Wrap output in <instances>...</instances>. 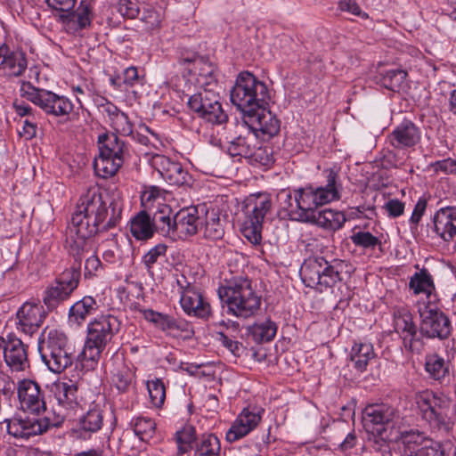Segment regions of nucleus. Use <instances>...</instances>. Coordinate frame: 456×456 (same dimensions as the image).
Returning a JSON list of instances; mask_svg holds the SVG:
<instances>
[{
	"mask_svg": "<svg viewBox=\"0 0 456 456\" xmlns=\"http://www.w3.org/2000/svg\"><path fill=\"white\" fill-rule=\"evenodd\" d=\"M122 208L118 201L104 198L97 187L89 188L81 195L71 224L78 226L86 236L115 227L121 219Z\"/></svg>",
	"mask_w": 456,
	"mask_h": 456,
	"instance_id": "1",
	"label": "nucleus"
},
{
	"mask_svg": "<svg viewBox=\"0 0 456 456\" xmlns=\"http://www.w3.org/2000/svg\"><path fill=\"white\" fill-rule=\"evenodd\" d=\"M323 184H308L295 191L292 196L289 191H282L278 197L281 208L291 218L305 222L304 215L309 210L328 204L341 198L342 184L339 175L334 168H327L322 172Z\"/></svg>",
	"mask_w": 456,
	"mask_h": 456,
	"instance_id": "2",
	"label": "nucleus"
},
{
	"mask_svg": "<svg viewBox=\"0 0 456 456\" xmlns=\"http://www.w3.org/2000/svg\"><path fill=\"white\" fill-rule=\"evenodd\" d=\"M417 413L432 434L444 436L454 427L456 411L444 394L424 390L416 394Z\"/></svg>",
	"mask_w": 456,
	"mask_h": 456,
	"instance_id": "3",
	"label": "nucleus"
},
{
	"mask_svg": "<svg viewBox=\"0 0 456 456\" xmlns=\"http://www.w3.org/2000/svg\"><path fill=\"white\" fill-rule=\"evenodd\" d=\"M352 265L345 260L333 259L329 262L322 256L309 257L305 260L300 275L305 286L319 292L327 291L342 281L344 275L349 276Z\"/></svg>",
	"mask_w": 456,
	"mask_h": 456,
	"instance_id": "4",
	"label": "nucleus"
},
{
	"mask_svg": "<svg viewBox=\"0 0 456 456\" xmlns=\"http://www.w3.org/2000/svg\"><path fill=\"white\" fill-rule=\"evenodd\" d=\"M218 296L227 313L238 318L254 316L261 305V298L251 287L247 278H235L219 287Z\"/></svg>",
	"mask_w": 456,
	"mask_h": 456,
	"instance_id": "5",
	"label": "nucleus"
},
{
	"mask_svg": "<svg viewBox=\"0 0 456 456\" xmlns=\"http://www.w3.org/2000/svg\"><path fill=\"white\" fill-rule=\"evenodd\" d=\"M38 352L42 362L53 373H61L74 361V350L64 332L46 327L38 338Z\"/></svg>",
	"mask_w": 456,
	"mask_h": 456,
	"instance_id": "6",
	"label": "nucleus"
},
{
	"mask_svg": "<svg viewBox=\"0 0 456 456\" xmlns=\"http://www.w3.org/2000/svg\"><path fill=\"white\" fill-rule=\"evenodd\" d=\"M231 102L244 116L259 107L268 106L270 94L266 85L248 71L240 72L230 94Z\"/></svg>",
	"mask_w": 456,
	"mask_h": 456,
	"instance_id": "7",
	"label": "nucleus"
},
{
	"mask_svg": "<svg viewBox=\"0 0 456 456\" xmlns=\"http://www.w3.org/2000/svg\"><path fill=\"white\" fill-rule=\"evenodd\" d=\"M20 92L23 98L39 107L46 115L63 118L64 121L71 119L74 105L68 97L36 87L30 82H23Z\"/></svg>",
	"mask_w": 456,
	"mask_h": 456,
	"instance_id": "8",
	"label": "nucleus"
},
{
	"mask_svg": "<svg viewBox=\"0 0 456 456\" xmlns=\"http://www.w3.org/2000/svg\"><path fill=\"white\" fill-rule=\"evenodd\" d=\"M272 209V200L269 195L258 193L250 195L244 201L242 208L241 232L252 244H260L263 222Z\"/></svg>",
	"mask_w": 456,
	"mask_h": 456,
	"instance_id": "9",
	"label": "nucleus"
},
{
	"mask_svg": "<svg viewBox=\"0 0 456 456\" xmlns=\"http://www.w3.org/2000/svg\"><path fill=\"white\" fill-rule=\"evenodd\" d=\"M80 279L78 265H72L58 274L43 292L42 300L46 308L53 311L68 300L77 289Z\"/></svg>",
	"mask_w": 456,
	"mask_h": 456,
	"instance_id": "10",
	"label": "nucleus"
},
{
	"mask_svg": "<svg viewBox=\"0 0 456 456\" xmlns=\"http://www.w3.org/2000/svg\"><path fill=\"white\" fill-rule=\"evenodd\" d=\"M188 99V107L199 118L215 124L223 125L228 122V116L220 102V95L214 87L199 88Z\"/></svg>",
	"mask_w": 456,
	"mask_h": 456,
	"instance_id": "11",
	"label": "nucleus"
},
{
	"mask_svg": "<svg viewBox=\"0 0 456 456\" xmlns=\"http://www.w3.org/2000/svg\"><path fill=\"white\" fill-rule=\"evenodd\" d=\"M65 420L62 414H48L44 418L20 417L7 421V432L15 438L28 439L31 436L42 435L51 428H60Z\"/></svg>",
	"mask_w": 456,
	"mask_h": 456,
	"instance_id": "12",
	"label": "nucleus"
},
{
	"mask_svg": "<svg viewBox=\"0 0 456 456\" xmlns=\"http://www.w3.org/2000/svg\"><path fill=\"white\" fill-rule=\"evenodd\" d=\"M224 139L228 153L232 156L250 157L256 151V144H259L256 132H253L245 121L225 123Z\"/></svg>",
	"mask_w": 456,
	"mask_h": 456,
	"instance_id": "13",
	"label": "nucleus"
},
{
	"mask_svg": "<svg viewBox=\"0 0 456 456\" xmlns=\"http://www.w3.org/2000/svg\"><path fill=\"white\" fill-rule=\"evenodd\" d=\"M418 312L421 322L419 330L428 338H447L452 332L448 316L434 302L419 303Z\"/></svg>",
	"mask_w": 456,
	"mask_h": 456,
	"instance_id": "14",
	"label": "nucleus"
},
{
	"mask_svg": "<svg viewBox=\"0 0 456 456\" xmlns=\"http://www.w3.org/2000/svg\"><path fill=\"white\" fill-rule=\"evenodd\" d=\"M180 290V305L184 313L191 316L205 319L210 315L211 307L205 300L200 290L194 285L186 281L183 277V283L177 280Z\"/></svg>",
	"mask_w": 456,
	"mask_h": 456,
	"instance_id": "15",
	"label": "nucleus"
},
{
	"mask_svg": "<svg viewBox=\"0 0 456 456\" xmlns=\"http://www.w3.org/2000/svg\"><path fill=\"white\" fill-rule=\"evenodd\" d=\"M405 456H448V446L441 445L427 438L423 433L411 431L403 436Z\"/></svg>",
	"mask_w": 456,
	"mask_h": 456,
	"instance_id": "16",
	"label": "nucleus"
},
{
	"mask_svg": "<svg viewBox=\"0 0 456 456\" xmlns=\"http://www.w3.org/2000/svg\"><path fill=\"white\" fill-rule=\"evenodd\" d=\"M119 320L112 315H102L92 321L87 326L86 339L94 346L104 347L112 342L113 338L120 330Z\"/></svg>",
	"mask_w": 456,
	"mask_h": 456,
	"instance_id": "17",
	"label": "nucleus"
},
{
	"mask_svg": "<svg viewBox=\"0 0 456 456\" xmlns=\"http://www.w3.org/2000/svg\"><path fill=\"white\" fill-rule=\"evenodd\" d=\"M53 391L58 404L68 411L76 412L88 405L84 391L71 379L55 382Z\"/></svg>",
	"mask_w": 456,
	"mask_h": 456,
	"instance_id": "18",
	"label": "nucleus"
},
{
	"mask_svg": "<svg viewBox=\"0 0 456 456\" xmlns=\"http://www.w3.org/2000/svg\"><path fill=\"white\" fill-rule=\"evenodd\" d=\"M267 107H259L243 118L245 124L262 140L270 139L280 131V120Z\"/></svg>",
	"mask_w": 456,
	"mask_h": 456,
	"instance_id": "19",
	"label": "nucleus"
},
{
	"mask_svg": "<svg viewBox=\"0 0 456 456\" xmlns=\"http://www.w3.org/2000/svg\"><path fill=\"white\" fill-rule=\"evenodd\" d=\"M87 407V411L80 416L77 427L72 429L74 436L84 441L91 439L98 433L102 428L104 420V411L100 403L91 402Z\"/></svg>",
	"mask_w": 456,
	"mask_h": 456,
	"instance_id": "20",
	"label": "nucleus"
},
{
	"mask_svg": "<svg viewBox=\"0 0 456 456\" xmlns=\"http://www.w3.org/2000/svg\"><path fill=\"white\" fill-rule=\"evenodd\" d=\"M17 390L20 408L24 411L30 412L36 417H38L42 411H45L44 392L37 382L24 379L19 383Z\"/></svg>",
	"mask_w": 456,
	"mask_h": 456,
	"instance_id": "21",
	"label": "nucleus"
},
{
	"mask_svg": "<svg viewBox=\"0 0 456 456\" xmlns=\"http://www.w3.org/2000/svg\"><path fill=\"white\" fill-rule=\"evenodd\" d=\"M180 62L183 65L192 64V68H188V81L194 83L199 88L217 87L215 76V67L208 60L199 55H193L191 58H183Z\"/></svg>",
	"mask_w": 456,
	"mask_h": 456,
	"instance_id": "22",
	"label": "nucleus"
},
{
	"mask_svg": "<svg viewBox=\"0 0 456 456\" xmlns=\"http://www.w3.org/2000/svg\"><path fill=\"white\" fill-rule=\"evenodd\" d=\"M264 412L265 410L258 406L244 408L226 432V440L233 443L246 436L258 426Z\"/></svg>",
	"mask_w": 456,
	"mask_h": 456,
	"instance_id": "23",
	"label": "nucleus"
},
{
	"mask_svg": "<svg viewBox=\"0 0 456 456\" xmlns=\"http://www.w3.org/2000/svg\"><path fill=\"white\" fill-rule=\"evenodd\" d=\"M4 346V357L6 364L14 371H21L29 368L28 346L12 334L7 338L0 337V346Z\"/></svg>",
	"mask_w": 456,
	"mask_h": 456,
	"instance_id": "24",
	"label": "nucleus"
},
{
	"mask_svg": "<svg viewBox=\"0 0 456 456\" xmlns=\"http://www.w3.org/2000/svg\"><path fill=\"white\" fill-rule=\"evenodd\" d=\"M432 232L445 243L456 240V206H446L436 210L432 217Z\"/></svg>",
	"mask_w": 456,
	"mask_h": 456,
	"instance_id": "25",
	"label": "nucleus"
},
{
	"mask_svg": "<svg viewBox=\"0 0 456 456\" xmlns=\"http://www.w3.org/2000/svg\"><path fill=\"white\" fill-rule=\"evenodd\" d=\"M94 17V0H81L76 10L59 14L58 20L73 33L89 28Z\"/></svg>",
	"mask_w": 456,
	"mask_h": 456,
	"instance_id": "26",
	"label": "nucleus"
},
{
	"mask_svg": "<svg viewBox=\"0 0 456 456\" xmlns=\"http://www.w3.org/2000/svg\"><path fill=\"white\" fill-rule=\"evenodd\" d=\"M46 314L44 307L37 304L24 303L17 311V330L29 337L42 326Z\"/></svg>",
	"mask_w": 456,
	"mask_h": 456,
	"instance_id": "27",
	"label": "nucleus"
},
{
	"mask_svg": "<svg viewBox=\"0 0 456 456\" xmlns=\"http://www.w3.org/2000/svg\"><path fill=\"white\" fill-rule=\"evenodd\" d=\"M420 140V129L408 119H404L397 125L387 135L389 144L396 150L412 149Z\"/></svg>",
	"mask_w": 456,
	"mask_h": 456,
	"instance_id": "28",
	"label": "nucleus"
},
{
	"mask_svg": "<svg viewBox=\"0 0 456 456\" xmlns=\"http://www.w3.org/2000/svg\"><path fill=\"white\" fill-rule=\"evenodd\" d=\"M114 368L110 370L111 385L122 395H135L136 389V377L135 372L126 365L123 357H118L115 353Z\"/></svg>",
	"mask_w": 456,
	"mask_h": 456,
	"instance_id": "29",
	"label": "nucleus"
},
{
	"mask_svg": "<svg viewBox=\"0 0 456 456\" xmlns=\"http://www.w3.org/2000/svg\"><path fill=\"white\" fill-rule=\"evenodd\" d=\"M304 218L306 223L332 232L341 229L346 221L343 212L331 208H325L318 212L316 209L309 210L304 215Z\"/></svg>",
	"mask_w": 456,
	"mask_h": 456,
	"instance_id": "30",
	"label": "nucleus"
},
{
	"mask_svg": "<svg viewBox=\"0 0 456 456\" xmlns=\"http://www.w3.org/2000/svg\"><path fill=\"white\" fill-rule=\"evenodd\" d=\"M198 207H189L180 209L175 214V240L195 235L200 224Z\"/></svg>",
	"mask_w": 456,
	"mask_h": 456,
	"instance_id": "31",
	"label": "nucleus"
},
{
	"mask_svg": "<svg viewBox=\"0 0 456 456\" xmlns=\"http://www.w3.org/2000/svg\"><path fill=\"white\" fill-rule=\"evenodd\" d=\"M395 329L402 336L405 348L411 352L418 350L416 345L419 342V338L410 313L398 312L395 314Z\"/></svg>",
	"mask_w": 456,
	"mask_h": 456,
	"instance_id": "32",
	"label": "nucleus"
},
{
	"mask_svg": "<svg viewBox=\"0 0 456 456\" xmlns=\"http://www.w3.org/2000/svg\"><path fill=\"white\" fill-rule=\"evenodd\" d=\"M93 236H86L78 230V226L70 224L69 226V232L67 237V243L69 244V252L74 257V264L79 265L81 272V261L86 253L91 250L90 239Z\"/></svg>",
	"mask_w": 456,
	"mask_h": 456,
	"instance_id": "33",
	"label": "nucleus"
},
{
	"mask_svg": "<svg viewBox=\"0 0 456 456\" xmlns=\"http://www.w3.org/2000/svg\"><path fill=\"white\" fill-rule=\"evenodd\" d=\"M175 212L170 206L160 204L151 216V224L159 235L175 240Z\"/></svg>",
	"mask_w": 456,
	"mask_h": 456,
	"instance_id": "34",
	"label": "nucleus"
},
{
	"mask_svg": "<svg viewBox=\"0 0 456 456\" xmlns=\"http://www.w3.org/2000/svg\"><path fill=\"white\" fill-rule=\"evenodd\" d=\"M376 357L373 345L370 342H354L349 353V362L358 373L367 370V366Z\"/></svg>",
	"mask_w": 456,
	"mask_h": 456,
	"instance_id": "35",
	"label": "nucleus"
},
{
	"mask_svg": "<svg viewBox=\"0 0 456 456\" xmlns=\"http://www.w3.org/2000/svg\"><path fill=\"white\" fill-rule=\"evenodd\" d=\"M409 288L414 295L424 294L428 302H434L436 299L434 279L426 268L420 269L411 277Z\"/></svg>",
	"mask_w": 456,
	"mask_h": 456,
	"instance_id": "36",
	"label": "nucleus"
},
{
	"mask_svg": "<svg viewBox=\"0 0 456 456\" xmlns=\"http://www.w3.org/2000/svg\"><path fill=\"white\" fill-rule=\"evenodd\" d=\"M425 371L428 378L443 383L449 379L450 376V362L436 354L430 353L425 355L424 362Z\"/></svg>",
	"mask_w": 456,
	"mask_h": 456,
	"instance_id": "37",
	"label": "nucleus"
},
{
	"mask_svg": "<svg viewBox=\"0 0 456 456\" xmlns=\"http://www.w3.org/2000/svg\"><path fill=\"white\" fill-rule=\"evenodd\" d=\"M395 411L384 403L368 405L363 411V422L367 428L370 426H383L392 421Z\"/></svg>",
	"mask_w": 456,
	"mask_h": 456,
	"instance_id": "38",
	"label": "nucleus"
},
{
	"mask_svg": "<svg viewBox=\"0 0 456 456\" xmlns=\"http://www.w3.org/2000/svg\"><path fill=\"white\" fill-rule=\"evenodd\" d=\"M225 223L226 216H222L218 209L207 210L203 232L204 237L210 240H221L224 235Z\"/></svg>",
	"mask_w": 456,
	"mask_h": 456,
	"instance_id": "39",
	"label": "nucleus"
},
{
	"mask_svg": "<svg viewBox=\"0 0 456 456\" xmlns=\"http://www.w3.org/2000/svg\"><path fill=\"white\" fill-rule=\"evenodd\" d=\"M99 151L114 157L126 158L129 155L127 144L116 133H107L98 137Z\"/></svg>",
	"mask_w": 456,
	"mask_h": 456,
	"instance_id": "40",
	"label": "nucleus"
},
{
	"mask_svg": "<svg viewBox=\"0 0 456 456\" xmlns=\"http://www.w3.org/2000/svg\"><path fill=\"white\" fill-rule=\"evenodd\" d=\"M125 159V158L99 152V155L95 157L94 161L95 174L102 178L111 177L117 174Z\"/></svg>",
	"mask_w": 456,
	"mask_h": 456,
	"instance_id": "41",
	"label": "nucleus"
},
{
	"mask_svg": "<svg viewBox=\"0 0 456 456\" xmlns=\"http://www.w3.org/2000/svg\"><path fill=\"white\" fill-rule=\"evenodd\" d=\"M130 232L138 240L152 238L156 232L151 224V215L145 210L135 215L130 221Z\"/></svg>",
	"mask_w": 456,
	"mask_h": 456,
	"instance_id": "42",
	"label": "nucleus"
},
{
	"mask_svg": "<svg viewBox=\"0 0 456 456\" xmlns=\"http://www.w3.org/2000/svg\"><path fill=\"white\" fill-rule=\"evenodd\" d=\"M98 307L99 305L94 297L86 296L70 307L69 313V320L80 324L88 315L94 314Z\"/></svg>",
	"mask_w": 456,
	"mask_h": 456,
	"instance_id": "43",
	"label": "nucleus"
},
{
	"mask_svg": "<svg viewBox=\"0 0 456 456\" xmlns=\"http://www.w3.org/2000/svg\"><path fill=\"white\" fill-rule=\"evenodd\" d=\"M194 456H220L221 443L214 434H203L194 445Z\"/></svg>",
	"mask_w": 456,
	"mask_h": 456,
	"instance_id": "44",
	"label": "nucleus"
},
{
	"mask_svg": "<svg viewBox=\"0 0 456 456\" xmlns=\"http://www.w3.org/2000/svg\"><path fill=\"white\" fill-rule=\"evenodd\" d=\"M277 332V325L270 319L262 322H256L248 327V333L251 335L253 340L261 344L273 340Z\"/></svg>",
	"mask_w": 456,
	"mask_h": 456,
	"instance_id": "45",
	"label": "nucleus"
},
{
	"mask_svg": "<svg viewBox=\"0 0 456 456\" xmlns=\"http://www.w3.org/2000/svg\"><path fill=\"white\" fill-rule=\"evenodd\" d=\"M2 69L7 71L9 76H20L27 68V60L22 52H10L4 55Z\"/></svg>",
	"mask_w": 456,
	"mask_h": 456,
	"instance_id": "46",
	"label": "nucleus"
},
{
	"mask_svg": "<svg viewBox=\"0 0 456 456\" xmlns=\"http://www.w3.org/2000/svg\"><path fill=\"white\" fill-rule=\"evenodd\" d=\"M407 72L403 69H390L382 75L381 85L393 92H400L406 86Z\"/></svg>",
	"mask_w": 456,
	"mask_h": 456,
	"instance_id": "47",
	"label": "nucleus"
},
{
	"mask_svg": "<svg viewBox=\"0 0 456 456\" xmlns=\"http://www.w3.org/2000/svg\"><path fill=\"white\" fill-rule=\"evenodd\" d=\"M175 437L179 455H183L190 450H194L195 443L198 441L195 428L191 425H186L177 431Z\"/></svg>",
	"mask_w": 456,
	"mask_h": 456,
	"instance_id": "48",
	"label": "nucleus"
},
{
	"mask_svg": "<svg viewBox=\"0 0 456 456\" xmlns=\"http://www.w3.org/2000/svg\"><path fill=\"white\" fill-rule=\"evenodd\" d=\"M162 178L171 185L182 186L188 183L190 176L179 162L172 161Z\"/></svg>",
	"mask_w": 456,
	"mask_h": 456,
	"instance_id": "49",
	"label": "nucleus"
},
{
	"mask_svg": "<svg viewBox=\"0 0 456 456\" xmlns=\"http://www.w3.org/2000/svg\"><path fill=\"white\" fill-rule=\"evenodd\" d=\"M145 320L152 322L157 328L164 332L171 334L174 317L168 314L159 313L151 309L142 311Z\"/></svg>",
	"mask_w": 456,
	"mask_h": 456,
	"instance_id": "50",
	"label": "nucleus"
},
{
	"mask_svg": "<svg viewBox=\"0 0 456 456\" xmlns=\"http://www.w3.org/2000/svg\"><path fill=\"white\" fill-rule=\"evenodd\" d=\"M131 426L134 434L142 441L151 437L156 428V424L152 419L142 416L134 419L131 422Z\"/></svg>",
	"mask_w": 456,
	"mask_h": 456,
	"instance_id": "51",
	"label": "nucleus"
},
{
	"mask_svg": "<svg viewBox=\"0 0 456 456\" xmlns=\"http://www.w3.org/2000/svg\"><path fill=\"white\" fill-rule=\"evenodd\" d=\"M147 389L151 404L160 408L166 400V387L160 379L147 381Z\"/></svg>",
	"mask_w": 456,
	"mask_h": 456,
	"instance_id": "52",
	"label": "nucleus"
},
{
	"mask_svg": "<svg viewBox=\"0 0 456 456\" xmlns=\"http://www.w3.org/2000/svg\"><path fill=\"white\" fill-rule=\"evenodd\" d=\"M105 348L100 347L90 343V340L86 339L83 351L79 354V358L87 367L94 368L101 358V355Z\"/></svg>",
	"mask_w": 456,
	"mask_h": 456,
	"instance_id": "53",
	"label": "nucleus"
},
{
	"mask_svg": "<svg viewBox=\"0 0 456 456\" xmlns=\"http://www.w3.org/2000/svg\"><path fill=\"white\" fill-rule=\"evenodd\" d=\"M352 242L363 248H375L378 245H381L380 240L372 235L370 232H357L350 237Z\"/></svg>",
	"mask_w": 456,
	"mask_h": 456,
	"instance_id": "54",
	"label": "nucleus"
},
{
	"mask_svg": "<svg viewBox=\"0 0 456 456\" xmlns=\"http://www.w3.org/2000/svg\"><path fill=\"white\" fill-rule=\"evenodd\" d=\"M167 246L164 243H159L151 248L142 257V263L145 265L148 271H150L159 259L166 256Z\"/></svg>",
	"mask_w": 456,
	"mask_h": 456,
	"instance_id": "55",
	"label": "nucleus"
},
{
	"mask_svg": "<svg viewBox=\"0 0 456 456\" xmlns=\"http://www.w3.org/2000/svg\"><path fill=\"white\" fill-rule=\"evenodd\" d=\"M110 126L116 131L125 136L133 135V124L129 120L128 116L120 111L111 121Z\"/></svg>",
	"mask_w": 456,
	"mask_h": 456,
	"instance_id": "56",
	"label": "nucleus"
},
{
	"mask_svg": "<svg viewBox=\"0 0 456 456\" xmlns=\"http://www.w3.org/2000/svg\"><path fill=\"white\" fill-rule=\"evenodd\" d=\"M116 9L123 17L128 19H134L139 14L138 4L132 0H118Z\"/></svg>",
	"mask_w": 456,
	"mask_h": 456,
	"instance_id": "57",
	"label": "nucleus"
},
{
	"mask_svg": "<svg viewBox=\"0 0 456 456\" xmlns=\"http://www.w3.org/2000/svg\"><path fill=\"white\" fill-rule=\"evenodd\" d=\"M171 334L188 338L194 334V331L192 325L189 322L182 318L174 317Z\"/></svg>",
	"mask_w": 456,
	"mask_h": 456,
	"instance_id": "58",
	"label": "nucleus"
},
{
	"mask_svg": "<svg viewBox=\"0 0 456 456\" xmlns=\"http://www.w3.org/2000/svg\"><path fill=\"white\" fill-rule=\"evenodd\" d=\"M428 206V200L425 197H420L414 206L412 214L410 217V224L411 229L417 228L422 216H424Z\"/></svg>",
	"mask_w": 456,
	"mask_h": 456,
	"instance_id": "59",
	"label": "nucleus"
},
{
	"mask_svg": "<svg viewBox=\"0 0 456 456\" xmlns=\"http://www.w3.org/2000/svg\"><path fill=\"white\" fill-rule=\"evenodd\" d=\"M218 335V341L222 344L223 346L227 348L235 356H240L241 354L243 352V346L241 343L236 340H232L223 332H220Z\"/></svg>",
	"mask_w": 456,
	"mask_h": 456,
	"instance_id": "60",
	"label": "nucleus"
},
{
	"mask_svg": "<svg viewBox=\"0 0 456 456\" xmlns=\"http://www.w3.org/2000/svg\"><path fill=\"white\" fill-rule=\"evenodd\" d=\"M53 10L60 12V14L69 12L75 6L77 0H46Z\"/></svg>",
	"mask_w": 456,
	"mask_h": 456,
	"instance_id": "61",
	"label": "nucleus"
},
{
	"mask_svg": "<svg viewBox=\"0 0 456 456\" xmlns=\"http://www.w3.org/2000/svg\"><path fill=\"white\" fill-rule=\"evenodd\" d=\"M384 208L390 217L401 216L404 212V203L397 199H392L386 202Z\"/></svg>",
	"mask_w": 456,
	"mask_h": 456,
	"instance_id": "62",
	"label": "nucleus"
},
{
	"mask_svg": "<svg viewBox=\"0 0 456 456\" xmlns=\"http://www.w3.org/2000/svg\"><path fill=\"white\" fill-rule=\"evenodd\" d=\"M172 160L161 154H154L151 158V164L161 176L165 174Z\"/></svg>",
	"mask_w": 456,
	"mask_h": 456,
	"instance_id": "63",
	"label": "nucleus"
},
{
	"mask_svg": "<svg viewBox=\"0 0 456 456\" xmlns=\"http://www.w3.org/2000/svg\"><path fill=\"white\" fill-rule=\"evenodd\" d=\"M101 268L102 262L96 256L87 257L85 264V277L91 278L95 276Z\"/></svg>",
	"mask_w": 456,
	"mask_h": 456,
	"instance_id": "64",
	"label": "nucleus"
}]
</instances>
